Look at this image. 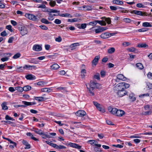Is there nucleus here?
I'll use <instances>...</instances> for the list:
<instances>
[{
  "mask_svg": "<svg viewBox=\"0 0 152 152\" xmlns=\"http://www.w3.org/2000/svg\"><path fill=\"white\" fill-rule=\"evenodd\" d=\"M60 11L56 10L49 9V13L51 14V13H56L58 14V15H59L60 14Z\"/></svg>",
  "mask_w": 152,
  "mask_h": 152,
  "instance_id": "21",
  "label": "nucleus"
},
{
  "mask_svg": "<svg viewBox=\"0 0 152 152\" xmlns=\"http://www.w3.org/2000/svg\"><path fill=\"white\" fill-rule=\"evenodd\" d=\"M136 65L137 68L140 69H142L143 68V65L141 63H137Z\"/></svg>",
  "mask_w": 152,
  "mask_h": 152,
  "instance_id": "34",
  "label": "nucleus"
},
{
  "mask_svg": "<svg viewBox=\"0 0 152 152\" xmlns=\"http://www.w3.org/2000/svg\"><path fill=\"white\" fill-rule=\"evenodd\" d=\"M113 3L117 5H122L123 4V2L121 1L120 0H114L113 1Z\"/></svg>",
  "mask_w": 152,
  "mask_h": 152,
  "instance_id": "27",
  "label": "nucleus"
},
{
  "mask_svg": "<svg viewBox=\"0 0 152 152\" xmlns=\"http://www.w3.org/2000/svg\"><path fill=\"white\" fill-rule=\"evenodd\" d=\"M54 23L56 24H59L61 23V21L59 19H56L54 21Z\"/></svg>",
  "mask_w": 152,
  "mask_h": 152,
  "instance_id": "53",
  "label": "nucleus"
},
{
  "mask_svg": "<svg viewBox=\"0 0 152 152\" xmlns=\"http://www.w3.org/2000/svg\"><path fill=\"white\" fill-rule=\"evenodd\" d=\"M37 85L38 86H42L44 85L45 84H46L47 83L45 82L44 81H40L37 82Z\"/></svg>",
  "mask_w": 152,
  "mask_h": 152,
  "instance_id": "43",
  "label": "nucleus"
},
{
  "mask_svg": "<svg viewBox=\"0 0 152 152\" xmlns=\"http://www.w3.org/2000/svg\"><path fill=\"white\" fill-rule=\"evenodd\" d=\"M86 114L85 111L82 110H78L75 113L76 115L78 117H83L86 115Z\"/></svg>",
  "mask_w": 152,
  "mask_h": 152,
  "instance_id": "6",
  "label": "nucleus"
},
{
  "mask_svg": "<svg viewBox=\"0 0 152 152\" xmlns=\"http://www.w3.org/2000/svg\"><path fill=\"white\" fill-rule=\"evenodd\" d=\"M22 142L24 145L26 146V147H25L24 148L25 149H29L31 148L30 145L28 144L27 141L23 140L22 141Z\"/></svg>",
  "mask_w": 152,
  "mask_h": 152,
  "instance_id": "14",
  "label": "nucleus"
},
{
  "mask_svg": "<svg viewBox=\"0 0 152 152\" xmlns=\"http://www.w3.org/2000/svg\"><path fill=\"white\" fill-rule=\"evenodd\" d=\"M108 110L111 114H116L117 109L116 108H112L111 107H109L108 108Z\"/></svg>",
  "mask_w": 152,
  "mask_h": 152,
  "instance_id": "11",
  "label": "nucleus"
},
{
  "mask_svg": "<svg viewBox=\"0 0 152 152\" xmlns=\"http://www.w3.org/2000/svg\"><path fill=\"white\" fill-rule=\"evenodd\" d=\"M5 119L6 120H10L12 121H14L15 119L13 118L10 117L9 115H7L5 117Z\"/></svg>",
  "mask_w": 152,
  "mask_h": 152,
  "instance_id": "45",
  "label": "nucleus"
},
{
  "mask_svg": "<svg viewBox=\"0 0 152 152\" xmlns=\"http://www.w3.org/2000/svg\"><path fill=\"white\" fill-rule=\"evenodd\" d=\"M85 66L83 64L82 65V67L83 68L81 72V75L82 77H84L85 76V74L86 73V70L84 68H85Z\"/></svg>",
  "mask_w": 152,
  "mask_h": 152,
  "instance_id": "17",
  "label": "nucleus"
},
{
  "mask_svg": "<svg viewBox=\"0 0 152 152\" xmlns=\"http://www.w3.org/2000/svg\"><path fill=\"white\" fill-rule=\"evenodd\" d=\"M100 75L102 77H104L105 75V72L104 71H102L100 72Z\"/></svg>",
  "mask_w": 152,
  "mask_h": 152,
  "instance_id": "63",
  "label": "nucleus"
},
{
  "mask_svg": "<svg viewBox=\"0 0 152 152\" xmlns=\"http://www.w3.org/2000/svg\"><path fill=\"white\" fill-rule=\"evenodd\" d=\"M1 35L2 37H5L7 35V34L6 33L5 31H4L1 33Z\"/></svg>",
  "mask_w": 152,
  "mask_h": 152,
  "instance_id": "62",
  "label": "nucleus"
},
{
  "mask_svg": "<svg viewBox=\"0 0 152 152\" xmlns=\"http://www.w3.org/2000/svg\"><path fill=\"white\" fill-rule=\"evenodd\" d=\"M77 18H74L72 19H69L68 20V21L69 22H74L77 21Z\"/></svg>",
  "mask_w": 152,
  "mask_h": 152,
  "instance_id": "46",
  "label": "nucleus"
},
{
  "mask_svg": "<svg viewBox=\"0 0 152 152\" xmlns=\"http://www.w3.org/2000/svg\"><path fill=\"white\" fill-rule=\"evenodd\" d=\"M12 26L10 25H8L6 26V28L9 30L11 32L13 31V30L11 29Z\"/></svg>",
  "mask_w": 152,
  "mask_h": 152,
  "instance_id": "57",
  "label": "nucleus"
},
{
  "mask_svg": "<svg viewBox=\"0 0 152 152\" xmlns=\"http://www.w3.org/2000/svg\"><path fill=\"white\" fill-rule=\"evenodd\" d=\"M86 85L87 88L88 90L90 95L91 96H94V93L93 91L94 90H92L90 88H89L88 87V86L86 84Z\"/></svg>",
  "mask_w": 152,
  "mask_h": 152,
  "instance_id": "24",
  "label": "nucleus"
},
{
  "mask_svg": "<svg viewBox=\"0 0 152 152\" xmlns=\"http://www.w3.org/2000/svg\"><path fill=\"white\" fill-rule=\"evenodd\" d=\"M39 27L42 29L44 30H47L48 29V28L45 25H41L39 26Z\"/></svg>",
  "mask_w": 152,
  "mask_h": 152,
  "instance_id": "56",
  "label": "nucleus"
},
{
  "mask_svg": "<svg viewBox=\"0 0 152 152\" xmlns=\"http://www.w3.org/2000/svg\"><path fill=\"white\" fill-rule=\"evenodd\" d=\"M66 147L62 145H58L57 147V149H66Z\"/></svg>",
  "mask_w": 152,
  "mask_h": 152,
  "instance_id": "54",
  "label": "nucleus"
},
{
  "mask_svg": "<svg viewBox=\"0 0 152 152\" xmlns=\"http://www.w3.org/2000/svg\"><path fill=\"white\" fill-rule=\"evenodd\" d=\"M22 103L24 104V106H25V107L27 106L32 105L36 104L35 102H28L26 101H23Z\"/></svg>",
  "mask_w": 152,
  "mask_h": 152,
  "instance_id": "12",
  "label": "nucleus"
},
{
  "mask_svg": "<svg viewBox=\"0 0 152 152\" xmlns=\"http://www.w3.org/2000/svg\"><path fill=\"white\" fill-rule=\"evenodd\" d=\"M26 78L27 80H34L36 79V78L35 76L31 74L28 75L26 76Z\"/></svg>",
  "mask_w": 152,
  "mask_h": 152,
  "instance_id": "16",
  "label": "nucleus"
},
{
  "mask_svg": "<svg viewBox=\"0 0 152 152\" xmlns=\"http://www.w3.org/2000/svg\"><path fill=\"white\" fill-rule=\"evenodd\" d=\"M117 78L118 79L121 80L123 81H125L126 80V78L122 74H118L117 75Z\"/></svg>",
  "mask_w": 152,
  "mask_h": 152,
  "instance_id": "18",
  "label": "nucleus"
},
{
  "mask_svg": "<svg viewBox=\"0 0 152 152\" xmlns=\"http://www.w3.org/2000/svg\"><path fill=\"white\" fill-rule=\"evenodd\" d=\"M96 23H98L101 26H105L106 25V23L103 20H96Z\"/></svg>",
  "mask_w": 152,
  "mask_h": 152,
  "instance_id": "32",
  "label": "nucleus"
},
{
  "mask_svg": "<svg viewBox=\"0 0 152 152\" xmlns=\"http://www.w3.org/2000/svg\"><path fill=\"white\" fill-rule=\"evenodd\" d=\"M21 56V54L20 53H18L15 54L13 57V58L14 59H17L20 57Z\"/></svg>",
  "mask_w": 152,
  "mask_h": 152,
  "instance_id": "47",
  "label": "nucleus"
},
{
  "mask_svg": "<svg viewBox=\"0 0 152 152\" xmlns=\"http://www.w3.org/2000/svg\"><path fill=\"white\" fill-rule=\"evenodd\" d=\"M79 45H80V44L79 43H73V44H71L70 45V47L71 48H74L75 47L79 46Z\"/></svg>",
  "mask_w": 152,
  "mask_h": 152,
  "instance_id": "44",
  "label": "nucleus"
},
{
  "mask_svg": "<svg viewBox=\"0 0 152 152\" xmlns=\"http://www.w3.org/2000/svg\"><path fill=\"white\" fill-rule=\"evenodd\" d=\"M123 21L124 22L126 23H130L132 21H133L131 20L129 18H125L123 19Z\"/></svg>",
  "mask_w": 152,
  "mask_h": 152,
  "instance_id": "40",
  "label": "nucleus"
},
{
  "mask_svg": "<svg viewBox=\"0 0 152 152\" xmlns=\"http://www.w3.org/2000/svg\"><path fill=\"white\" fill-rule=\"evenodd\" d=\"M26 17L29 19L34 21H38L39 19L38 18L37 16L31 14H26Z\"/></svg>",
  "mask_w": 152,
  "mask_h": 152,
  "instance_id": "4",
  "label": "nucleus"
},
{
  "mask_svg": "<svg viewBox=\"0 0 152 152\" xmlns=\"http://www.w3.org/2000/svg\"><path fill=\"white\" fill-rule=\"evenodd\" d=\"M94 78L98 80H100L99 74V73H96L94 76Z\"/></svg>",
  "mask_w": 152,
  "mask_h": 152,
  "instance_id": "58",
  "label": "nucleus"
},
{
  "mask_svg": "<svg viewBox=\"0 0 152 152\" xmlns=\"http://www.w3.org/2000/svg\"><path fill=\"white\" fill-rule=\"evenodd\" d=\"M149 29L147 28H143L138 30V31L140 32H143L148 31Z\"/></svg>",
  "mask_w": 152,
  "mask_h": 152,
  "instance_id": "41",
  "label": "nucleus"
},
{
  "mask_svg": "<svg viewBox=\"0 0 152 152\" xmlns=\"http://www.w3.org/2000/svg\"><path fill=\"white\" fill-rule=\"evenodd\" d=\"M48 19L49 20L52 21L54 19V18L53 17L52 15L51 14L48 13Z\"/></svg>",
  "mask_w": 152,
  "mask_h": 152,
  "instance_id": "38",
  "label": "nucleus"
},
{
  "mask_svg": "<svg viewBox=\"0 0 152 152\" xmlns=\"http://www.w3.org/2000/svg\"><path fill=\"white\" fill-rule=\"evenodd\" d=\"M26 135L27 136L30 137L32 139L35 141L38 140V139H37L36 137H34L33 135H32V134L30 132H28L26 133Z\"/></svg>",
  "mask_w": 152,
  "mask_h": 152,
  "instance_id": "22",
  "label": "nucleus"
},
{
  "mask_svg": "<svg viewBox=\"0 0 152 152\" xmlns=\"http://www.w3.org/2000/svg\"><path fill=\"white\" fill-rule=\"evenodd\" d=\"M15 89L19 92H22L23 91V87L22 88L20 86L15 87Z\"/></svg>",
  "mask_w": 152,
  "mask_h": 152,
  "instance_id": "39",
  "label": "nucleus"
},
{
  "mask_svg": "<svg viewBox=\"0 0 152 152\" xmlns=\"http://www.w3.org/2000/svg\"><path fill=\"white\" fill-rule=\"evenodd\" d=\"M96 108L98 110H99V111H101L103 113H104V112H105V110L104 109L102 108L101 107L100 105V106L97 107Z\"/></svg>",
  "mask_w": 152,
  "mask_h": 152,
  "instance_id": "52",
  "label": "nucleus"
},
{
  "mask_svg": "<svg viewBox=\"0 0 152 152\" xmlns=\"http://www.w3.org/2000/svg\"><path fill=\"white\" fill-rule=\"evenodd\" d=\"M35 99L39 102L43 101L46 99L43 97H35Z\"/></svg>",
  "mask_w": 152,
  "mask_h": 152,
  "instance_id": "23",
  "label": "nucleus"
},
{
  "mask_svg": "<svg viewBox=\"0 0 152 152\" xmlns=\"http://www.w3.org/2000/svg\"><path fill=\"white\" fill-rule=\"evenodd\" d=\"M59 67V66L57 64H54L50 66L51 69L53 70H57Z\"/></svg>",
  "mask_w": 152,
  "mask_h": 152,
  "instance_id": "15",
  "label": "nucleus"
},
{
  "mask_svg": "<svg viewBox=\"0 0 152 152\" xmlns=\"http://www.w3.org/2000/svg\"><path fill=\"white\" fill-rule=\"evenodd\" d=\"M122 44L125 47H127L131 45V44L130 43L126 42H123Z\"/></svg>",
  "mask_w": 152,
  "mask_h": 152,
  "instance_id": "61",
  "label": "nucleus"
},
{
  "mask_svg": "<svg viewBox=\"0 0 152 152\" xmlns=\"http://www.w3.org/2000/svg\"><path fill=\"white\" fill-rule=\"evenodd\" d=\"M108 33H105L102 34L100 35L101 38L104 39L107 38L109 37Z\"/></svg>",
  "mask_w": 152,
  "mask_h": 152,
  "instance_id": "20",
  "label": "nucleus"
},
{
  "mask_svg": "<svg viewBox=\"0 0 152 152\" xmlns=\"http://www.w3.org/2000/svg\"><path fill=\"white\" fill-rule=\"evenodd\" d=\"M142 26L144 27H151L152 25L149 22H145L142 23Z\"/></svg>",
  "mask_w": 152,
  "mask_h": 152,
  "instance_id": "33",
  "label": "nucleus"
},
{
  "mask_svg": "<svg viewBox=\"0 0 152 152\" xmlns=\"http://www.w3.org/2000/svg\"><path fill=\"white\" fill-rule=\"evenodd\" d=\"M78 27L80 29H84L86 27V24L85 23L79 24L77 25Z\"/></svg>",
  "mask_w": 152,
  "mask_h": 152,
  "instance_id": "28",
  "label": "nucleus"
},
{
  "mask_svg": "<svg viewBox=\"0 0 152 152\" xmlns=\"http://www.w3.org/2000/svg\"><path fill=\"white\" fill-rule=\"evenodd\" d=\"M89 86V88H90L92 90H94V88H98L100 86V84L91 81L89 84H88Z\"/></svg>",
  "mask_w": 152,
  "mask_h": 152,
  "instance_id": "3",
  "label": "nucleus"
},
{
  "mask_svg": "<svg viewBox=\"0 0 152 152\" xmlns=\"http://www.w3.org/2000/svg\"><path fill=\"white\" fill-rule=\"evenodd\" d=\"M129 98L132 101H134L136 100V98L134 97V94L132 93H131L129 95Z\"/></svg>",
  "mask_w": 152,
  "mask_h": 152,
  "instance_id": "19",
  "label": "nucleus"
},
{
  "mask_svg": "<svg viewBox=\"0 0 152 152\" xmlns=\"http://www.w3.org/2000/svg\"><path fill=\"white\" fill-rule=\"evenodd\" d=\"M18 29L19 30L20 34L22 36H23L27 34L28 30L26 27L25 26H22L19 27Z\"/></svg>",
  "mask_w": 152,
  "mask_h": 152,
  "instance_id": "2",
  "label": "nucleus"
},
{
  "mask_svg": "<svg viewBox=\"0 0 152 152\" xmlns=\"http://www.w3.org/2000/svg\"><path fill=\"white\" fill-rule=\"evenodd\" d=\"M84 8H85L86 10L87 11H90L92 10V7L91 6H86L85 7H84Z\"/></svg>",
  "mask_w": 152,
  "mask_h": 152,
  "instance_id": "51",
  "label": "nucleus"
},
{
  "mask_svg": "<svg viewBox=\"0 0 152 152\" xmlns=\"http://www.w3.org/2000/svg\"><path fill=\"white\" fill-rule=\"evenodd\" d=\"M31 65H26L23 67V69H28V70H30L31 69L30 68Z\"/></svg>",
  "mask_w": 152,
  "mask_h": 152,
  "instance_id": "55",
  "label": "nucleus"
},
{
  "mask_svg": "<svg viewBox=\"0 0 152 152\" xmlns=\"http://www.w3.org/2000/svg\"><path fill=\"white\" fill-rule=\"evenodd\" d=\"M51 91V89L48 88H42L41 89V91L42 92H50Z\"/></svg>",
  "mask_w": 152,
  "mask_h": 152,
  "instance_id": "26",
  "label": "nucleus"
},
{
  "mask_svg": "<svg viewBox=\"0 0 152 152\" xmlns=\"http://www.w3.org/2000/svg\"><path fill=\"white\" fill-rule=\"evenodd\" d=\"M67 145H69L71 147L80 149L81 148V146L79 145L78 144L75 143H72L70 142Z\"/></svg>",
  "mask_w": 152,
  "mask_h": 152,
  "instance_id": "7",
  "label": "nucleus"
},
{
  "mask_svg": "<svg viewBox=\"0 0 152 152\" xmlns=\"http://www.w3.org/2000/svg\"><path fill=\"white\" fill-rule=\"evenodd\" d=\"M41 21L42 23L45 24H48L51 23L50 22H49L45 18H42L41 19Z\"/></svg>",
  "mask_w": 152,
  "mask_h": 152,
  "instance_id": "35",
  "label": "nucleus"
},
{
  "mask_svg": "<svg viewBox=\"0 0 152 152\" xmlns=\"http://www.w3.org/2000/svg\"><path fill=\"white\" fill-rule=\"evenodd\" d=\"M34 131L39 134H41L42 132V131L41 130L38 129H35L34 130Z\"/></svg>",
  "mask_w": 152,
  "mask_h": 152,
  "instance_id": "50",
  "label": "nucleus"
},
{
  "mask_svg": "<svg viewBox=\"0 0 152 152\" xmlns=\"http://www.w3.org/2000/svg\"><path fill=\"white\" fill-rule=\"evenodd\" d=\"M127 50L129 52H136L137 51L136 49L133 47H131L130 48H128L127 49Z\"/></svg>",
  "mask_w": 152,
  "mask_h": 152,
  "instance_id": "36",
  "label": "nucleus"
},
{
  "mask_svg": "<svg viewBox=\"0 0 152 152\" xmlns=\"http://www.w3.org/2000/svg\"><path fill=\"white\" fill-rule=\"evenodd\" d=\"M125 114V112L122 110L117 109V111L116 115L118 116L121 117L123 116Z\"/></svg>",
  "mask_w": 152,
  "mask_h": 152,
  "instance_id": "9",
  "label": "nucleus"
},
{
  "mask_svg": "<svg viewBox=\"0 0 152 152\" xmlns=\"http://www.w3.org/2000/svg\"><path fill=\"white\" fill-rule=\"evenodd\" d=\"M148 78L150 79H152V73L149 72L147 75Z\"/></svg>",
  "mask_w": 152,
  "mask_h": 152,
  "instance_id": "64",
  "label": "nucleus"
},
{
  "mask_svg": "<svg viewBox=\"0 0 152 152\" xmlns=\"http://www.w3.org/2000/svg\"><path fill=\"white\" fill-rule=\"evenodd\" d=\"M100 56H96L92 61V62L93 65L96 66L97 64L98 60Z\"/></svg>",
  "mask_w": 152,
  "mask_h": 152,
  "instance_id": "8",
  "label": "nucleus"
},
{
  "mask_svg": "<svg viewBox=\"0 0 152 152\" xmlns=\"http://www.w3.org/2000/svg\"><path fill=\"white\" fill-rule=\"evenodd\" d=\"M129 87V84L124 82L119 83L118 85V91L117 94L120 97H122L127 94V92L124 90Z\"/></svg>",
  "mask_w": 152,
  "mask_h": 152,
  "instance_id": "1",
  "label": "nucleus"
},
{
  "mask_svg": "<svg viewBox=\"0 0 152 152\" xmlns=\"http://www.w3.org/2000/svg\"><path fill=\"white\" fill-rule=\"evenodd\" d=\"M59 15L61 17H62L69 18H72V16L70 14L68 13L59 14Z\"/></svg>",
  "mask_w": 152,
  "mask_h": 152,
  "instance_id": "29",
  "label": "nucleus"
},
{
  "mask_svg": "<svg viewBox=\"0 0 152 152\" xmlns=\"http://www.w3.org/2000/svg\"><path fill=\"white\" fill-rule=\"evenodd\" d=\"M130 13L140 16H147L146 15V12H142L140 11L133 10L131 11V12H130Z\"/></svg>",
  "mask_w": 152,
  "mask_h": 152,
  "instance_id": "5",
  "label": "nucleus"
},
{
  "mask_svg": "<svg viewBox=\"0 0 152 152\" xmlns=\"http://www.w3.org/2000/svg\"><path fill=\"white\" fill-rule=\"evenodd\" d=\"M49 4L51 6L53 7L56 4V2L55 1L51 0L49 2Z\"/></svg>",
  "mask_w": 152,
  "mask_h": 152,
  "instance_id": "42",
  "label": "nucleus"
},
{
  "mask_svg": "<svg viewBox=\"0 0 152 152\" xmlns=\"http://www.w3.org/2000/svg\"><path fill=\"white\" fill-rule=\"evenodd\" d=\"M31 86L27 85L23 87V90L25 91H28L31 90Z\"/></svg>",
  "mask_w": 152,
  "mask_h": 152,
  "instance_id": "30",
  "label": "nucleus"
},
{
  "mask_svg": "<svg viewBox=\"0 0 152 152\" xmlns=\"http://www.w3.org/2000/svg\"><path fill=\"white\" fill-rule=\"evenodd\" d=\"M16 68L17 69L16 70V71L18 72H22L23 70V69H21L22 68V66H16Z\"/></svg>",
  "mask_w": 152,
  "mask_h": 152,
  "instance_id": "48",
  "label": "nucleus"
},
{
  "mask_svg": "<svg viewBox=\"0 0 152 152\" xmlns=\"http://www.w3.org/2000/svg\"><path fill=\"white\" fill-rule=\"evenodd\" d=\"M147 86L149 89L152 88V83H148L147 84Z\"/></svg>",
  "mask_w": 152,
  "mask_h": 152,
  "instance_id": "59",
  "label": "nucleus"
},
{
  "mask_svg": "<svg viewBox=\"0 0 152 152\" xmlns=\"http://www.w3.org/2000/svg\"><path fill=\"white\" fill-rule=\"evenodd\" d=\"M7 103L5 102H3L1 104L2 109L3 110H7L8 109V107L6 105Z\"/></svg>",
  "mask_w": 152,
  "mask_h": 152,
  "instance_id": "25",
  "label": "nucleus"
},
{
  "mask_svg": "<svg viewBox=\"0 0 152 152\" xmlns=\"http://www.w3.org/2000/svg\"><path fill=\"white\" fill-rule=\"evenodd\" d=\"M97 24L96 20L94 21L90 22L89 23V25H96Z\"/></svg>",
  "mask_w": 152,
  "mask_h": 152,
  "instance_id": "60",
  "label": "nucleus"
},
{
  "mask_svg": "<svg viewBox=\"0 0 152 152\" xmlns=\"http://www.w3.org/2000/svg\"><path fill=\"white\" fill-rule=\"evenodd\" d=\"M102 19H104L106 21L108 24H110L111 23L110 18H106L105 17H102Z\"/></svg>",
  "mask_w": 152,
  "mask_h": 152,
  "instance_id": "31",
  "label": "nucleus"
},
{
  "mask_svg": "<svg viewBox=\"0 0 152 152\" xmlns=\"http://www.w3.org/2000/svg\"><path fill=\"white\" fill-rule=\"evenodd\" d=\"M28 62L29 63L36 64L38 63L39 61L37 60L36 58H31L28 59Z\"/></svg>",
  "mask_w": 152,
  "mask_h": 152,
  "instance_id": "10",
  "label": "nucleus"
},
{
  "mask_svg": "<svg viewBox=\"0 0 152 152\" xmlns=\"http://www.w3.org/2000/svg\"><path fill=\"white\" fill-rule=\"evenodd\" d=\"M147 46V45L145 43L139 44L137 45V47L139 48H145Z\"/></svg>",
  "mask_w": 152,
  "mask_h": 152,
  "instance_id": "49",
  "label": "nucleus"
},
{
  "mask_svg": "<svg viewBox=\"0 0 152 152\" xmlns=\"http://www.w3.org/2000/svg\"><path fill=\"white\" fill-rule=\"evenodd\" d=\"M115 51V49L114 48H110L108 50V53L110 54L113 53Z\"/></svg>",
  "mask_w": 152,
  "mask_h": 152,
  "instance_id": "37",
  "label": "nucleus"
},
{
  "mask_svg": "<svg viewBox=\"0 0 152 152\" xmlns=\"http://www.w3.org/2000/svg\"><path fill=\"white\" fill-rule=\"evenodd\" d=\"M41 47L39 45H35L33 47V50L37 51H39L42 50Z\"/></svg>",
  "mask_w": 152,
  "mask_h": 152,
  "instance_id": "13",
  "label": "nucleus"
}]
</instances>
